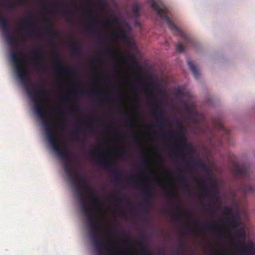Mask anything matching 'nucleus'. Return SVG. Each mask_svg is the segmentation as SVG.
<instances>
[{
    "label": "nucleus",
    "instance_id": "ea45409f",
    "mask_svg": "<svg viewBox=\"0 0 255 255\" xmlns=\"http://www.w3.org/2000/svg\"><path fill=\"white\" fill-rule=\"evenodd\" d=\"M122 194L120 192L117 193L115 194L114 197L115 199H116L118 202L121 203L122 202V198H121Z\"/></svg>",
    "mask_w": 255,
    "mask_h": 255
},
{
    "label": "nucleus",
    "instance_id": "0eeeda50",
    "mask_svg": "<svg viewBox=\"0 0 255 255\" xmlns=\"http://www.w3.org/2000/svg\"><path fill=\"white\" fill-rule=\"evenodd\" d=\"M32 17L33 13L31 11H28L27 18L21 21L22 27L30 36H36L37 31L36 29L34 28L32 24L28 22V20H31Z\"/></svg>",
    "mask_w": 255,
    "mask_h": 255
},
{
    "label": "nucleus",
    "instance_id": "aec40b11",
    "mask_svg": "<svg viewBox=\"0 0 255 255\" xmlns=\"http://www.w3.org/2000/svg\"><path fill=\"white\" fill-rule=\"evenodd\" d=\"M202 228L205 229H208L216 234H220L222 233V230L220 227L215 224H210L207 223L202 226Z\"/></svg>",
    "mask_w": 255,
    "mask_h": 255
},
{
    "label": "nucleus",
    "instance_id": "9d476101",
    "mask_svg": "<svg viewBox=\"0 0 255 255\" xmlns=\"http://www.w3.org/2000/svg\"><path fill=\"white\" fill-rule=\"evenodd\" d=\"M34 50L36 52L37 55L29 60V63L36 68H40L39 63L43 60L44 54L43 53V49L42 46L39 45L33 48Z\"/></svg>",
    "mask_w": 255,
    "mask_h": 255
},
{
    "label": "nucleus",
    "instance_id": "a18cd8bd",
    "mask_svg": "<svg viewBox=\"0 0 255 255\" xmlns=\"http://www.w3.org/2000/svg\"><path fill=\"white\" fill-rule=\"evenodd\" d=\"M80 128H77L73 132L72 135L73 138H79V135L77 132L78 130H79Z\"/></svg>",
    "mask_w": 255,
    "mask_h": 255
},
{
    "label": "nucleus",
    "instance_id": "2eb2a0df",
    "mask_svg": "<svg viewBox=\"0 0 255 255\" xmlns=\"http://www.w3.org/2000/svg\"><path fill=\"white\" fill-rule=\"evenodd\" d=\"M141 194L143 197L147 199V201L144 203V205L146 207H150L151 204V200L154 197V193L151 191L150 186H148L147 188L142 190Z\"/></svg>",
    "mask_w": 255,
    "mask_h": 255
},
{
    "label": "nucleus",
    "instance_id": "72a5a7b5",
    "mask_svg": "<svg viewBox=\"0 0 255 255\" xmlns=\"http://www.w3.org/2000/svg\"><path fill=\"white\" fill-rule=\"evenodd\" d=\"M176 50L179 53L183 52L185 50V46L181 42H178L176 44Z\"/></svg>",
    "mask_w": 255,
    "mask_h": 255
},
{
    "label": "nucleus",
    "instance_id": "e2e57ef3",
    "mask_svg": "<svg viewBox=\"0 0 255 255\" xmlns=\"http://www.w3.org/2000/svg\"><path fill=\"white\" fill-rule=\"evenodd\" d=\"M115 126V124L113 123H111V124L109 125L110 127H113Z\"/></svg>",
    "mask_w": 255,
    "mask_h": 255
},
{
    "label": "nucleus",
    "instance_id": "6e6552de",
    "mask_svg": "<svg viewBox=\"0 0 255 255\" xmlns=\"http://www.w3.org/2000/svg\"><path fill=\"white\" fill-rule=\"evenodd\" d=\"M112 21L115 25L119 27V32L113 34V36L115 38H119L128 42L130 40V38L128 34L127 31L121 28V22L120 20L115 17L113 19Z\"/></svg>",
    "mask_w": 255,
    "mask_h": 255
},
{
    "label": "nucleus",
    "instance_id": "338daca9",
    "mask_svg": "<svg viewBox=\"0 0 255 255\" xmlns=\"http://www.w3.org/2000/svg\"><path fill=\"white\" fill-rule=\"evenodd\" d=\"M94 71H95V72H96L97 74H98V72L97 70V69H96V68H94Z\"/></svg>",
    "mask_w": 255,
    "mask_h": 255
},
{
    "label": "nucleus",
    "instance_id": "a878e982",
    "mask_svg": "<svg viewBox=\"0 0 255 255\" xmlns=\"http://www.w3.org/2000/svg\"><path fill=\"white\" fill-rule=\"evenodd\" d=\"M188 65L190 69L192 70L193 74L194 75V78L195 79H198L199 77V72L197 70V69L196 66L194 64V63L191 61H188Z\"/></svg>",
    "mask_w": 255,
    "mask_h": 255
},
{
    "label": "nucleus",
    "instance_id": "e433bc0d",
    "mask_svg": "<svg viewBox=\"0 0 255 255\" xmlns=\"http://www.w3.org/2000/svg\"><path fill=\"white\" fill-rule=\"evenodd\" d=\"M132 11L137 17L139 16L140 8L137 4H134L133 6Z\"/></svg>",
    "mask_w": 255,
    "mask_h": 255
},
{
    "label": "nucleus",
    "instance_id": "37998d69",
    "mask_svg": "<svg viewBox=\"0 0 255 255\" xmlns=\"http://www.w3.org/2000/svg\"><path fill=\"white\" fill-rule=\"evenodd\" d=\"M123 234L127 238V242L128 244H131L132 243V240L130 239L129 235L126 232H124Z\"/></svg>",
    "mask_w": 255,
    "mask_h": 255
},
{
    "label": "nucleus",
    "instance_id": "13d9d810",
    "mask_svg": "<svg viewBox=\"0 0 255 255\" xmlns=\"http://www.w3.org/2000/svg\"><path fill=\"white\" fill-rule=\"evenodd\" d=\"M141 160L142 163H145L146 162L147 159L144 156L141 158Z\"/></svg>",
    "mask_w": 255,
    "mask_h": 255
},
{
    "label": "nucleus",
    "instance_id": "473e14b6",
    "mask_svg": "<svg viewBox=\"0 0 255 255\" xmlns=\"http://www.w3.org/2000/svg\"><path fill=\"white\" fill-rule=\"evenodd\" d=\"M104 51L106 55L110 56L113 58H114L113 48L109 45L105 48Z\"/></svg>",
    "mask_w": 255,
    "mask_h": 255
},
{
    "label": "nucleus",
    "instance_id": "c03bdc74",
    "mask_svg": "<svg viewBox=\"0 0 255 255\" xmlns=\"http://www.w3.org/2000/svg\"><path fill=\"white\" fill-rule=\"evenodd\" d=\"M127 123L128 127L132 128L134 126V122L132 120L129 119Z\"/></svg>",
    "mask_w": 255,
    "mask_h": 255
},
{
    "label": "nucleus",
    "instance_id": "052dcab7",
    "mask_svg": "<svg viewBox=\"0 0 255 255\" xmlns=\"http://www.w3.org/2000/svg\"><path fill=\"white\" fill-rule=\"evenodd\" d=\"M89 129L90 130L91 132H94L95 131V129L94 128H89Z\"/></svg>",
    "mask_w": 255,
    "mask_h": 255
},
{
    "label": "nucleus",
    "instance_id": "4c0bfd02",
    "mask_svg": "<svg viewBox=\"0 0 255 255\" xmlns=\"http://www.w3.org/2000/svg\"><path fill=\"white\" fill-rule=\"evenodd\" d=\"M101 93H102V91H98L97 90H93L92 91H91L90 92H82L81 94H82V95L90 94V95H98V94H101Z\"/></svg>",
    "mask_w": 255,
    "mask_h": 255
},
{
    "label": "nucleus",
    "instance_id": "cd10ccee",
    "mask_svg": "<svg viewBox=\"0 0 255 255\" xmlns=\"http://www.w3.org/2000/svg\"><path fill=\"white\" fill-rule=\"evenodd\" d=\"M156 122L158 127L162 128L166 127V124L168 123V121L164 117H163L160 118H157Z\"/></svg>",
    "mask_w": 255,
    "mask_h": 255
},
{
    "label": "nucleus",
    "instance_id": "393cba45",
    "mask_svg": "<svg viewBox=\"0 0 255 255\" xmlns=\"http://www.w3.org/2000/svg\"><path fill=\"white\" fill-rule=\"evenodd\" d=\"M195 181L198 183V184L199 185V188L201 190L204 191L205 193H206V192L208 191V190L207 189V187L206 185L205 184V181L204 180H200L198 178H195ZM204 195L205 196H208V195L206 194H205Z\"/></svg>",
    "mask_w": 255,
    "mask_h": 255
},
{
    "label": "nucleus",
    "instance_id": "bf43d9fd",
    "mask_svg": "<svg viewBox=\"0 0 255 255\" xmlns=\"http://www.w3.org/2000/svg\"><path fill=\"white\" fill-rule=\"evenodd\" d=\"M87 17L88 18H89V19H91V18H93V15L92 14V13H90V14H88V15H87Z\"/></svg>",
    "mask_w": 255,
    "mask_h": 255
},
{
    "label": "nucleus",
    "instance_id": "b1692460",
    "mask_svg": "<svg viewBox=\"0 0 255 255\" xmlns=\"http://www.w3.org/2000/svg\"><path fill=\"white\" fill-rule=\"evenodd\" d=\"M138 245L143 251L144 255H151L150 251L145 246V238L144 237H141L140 240L138 242Z\"/></svg>",
    "mask_w": 255,
    "mask_h": 255
},
{
    "label": "nucleus",
    "instance_id": "412c9836",
    "mask_svg": "<svg viewBox=\"0 0 255 255\" xmlns=\"http://www.w3.org/2000/svg\"><path fill=\"white\" fill-rule=\"evenodd\" d=\"M52 8L55 11H59L60 14L67 20H69V17L72 15V12L68 9L65 8H61L58 6H54Z\"/></svg>",
    "mask_w": 255,
    "mask_h": 255
},
{
    "label": "nucleus",
    "instance_id": "5fc2aeb1",
    "mask_svg": "<svg viewBox=\"0 0 255 255\" xmlns=\"http://www.w3.org/2000/svg\"><path fill=\"white\" fill-rule=\"evenodd\" d=\"M179 246L180 248H183V241H182V239H180L179 240Z\"/></svg>",
    "mask_w": 255,
    "mask_h": 255
},
{
    "label": "nucleus",
    "instance_id": "f8f14e48",
    "mask_svg": "<svg viewBox=\"0 0 255 255\" xmlns=\"http://www.w3.org/2000/svg\"><path fill=\"white\" fill-rule=\"evenodd\" d=\"M16 73L21 82H24L25 79L27 78L28 81H30V77L29 72L24 64L14 67Z\"/></svg>",
    "mask_w": 255,
    "mask_h": 255
},
{
    "label": "nucleus",
    "instance_id": "864d4df0",
    "mask_svg": "<svg viewBox=\"0 0 255 255\" xmlns=\"http://www.w3.org/2000/svg\"><path fill=\"white\" fill-rule=\"evenodd\" d=\"M87 29L88 31L91 32H94L95 31V30L93 27L88 26V27H87Z\"/></svg>",
    "mask_w": 255,
    "mask_h": 255
},
{
    "label": "nucleus",
    "instance_id": "6e6d98bb",
    "mask_svg": "<svg viewBox=\"0 0 255 255\" xmlns=\"http://www.w3.org/2000/svg\"><path fill=\"white\" fill-rule=\"evenodd\" d=\"M120 252L118 250L114 251L111 252L112 255H117Z\"/></svg>",
    "mask_w": 255,
    "mask_h": 255
},
{
    "label": "nucleus",
    "instance_id": "4be33fe9",
    "mask_svg": "<svg viewBox=\"0 0 255 255\" xmlns=\"http://www.w3.org/2000/svg\"><path fill=\"white\" fill-rule=\"evenodd\" d=\"M150 112L152 115L156 117L158 115H163V112L162 110L160 104L158 102L155 103L154 107L150 110Z\"/></svg>",
    "mask_w": 255,
    "mask_h": 255
},
{
    "label": "nucleus",
    "instance_id": "7ed1b4c3",
    "mask_svg": "<svg viewBox=\"0 0 255 255\" xmlns=\"http://www.w3.org/2000/svg\"><path fill=\"white\" fill-rule=\"evenodd\" d=\"M148 2L150 4L151 7L157 12V14L162 20L166 21L169 28L172 30L175 29L178 32V34L185 41L186 44H191L192 46L195 45V40L190 37L185 32L180 29L173 22L170 18L166 15L168 9L165 6L160 7V0H147Z\"/></svg>",
    "mask_w": 255,
    "mask_h": 255
},
{
    "label": "nucleus",
    "instance_id": "f3484780",
    "mask_svg": "<svg viewBox=\"0 0 255 255\" xmlns=\"http://www.w3.org/2000/svg\"><path fill=\"white\" fill-rule=\"evenodd\" d=\"M215 128L222 134L224 138L229 140L230 137L229 129L226 128L221 123H219L217 126H215Z\"/></svg>",
    "mask_w": 255,
    "mask_h": 255
},
{
    "label": "nucleus",
    "instance_id": "c9c22d12",
    "mask_svg": "<svg viewBox=\"0 0 255 255\" xmlns=\"http://www.w3.org/2000/svg\"><path fill=\"white\" fill-rule=\"evenodd\" d=\"M183 162L186 164V166L187 168L189 170H192L193 169V167L189 165V162L190 160L187 159L185 156H183L182 157Z\"/></svg>",
    "mask_w": 255,
    "mask_h": 255
},
{
    "label": "nucleus",
    "instance_id": "39448f33",
    "mask_svg": "<svg viewBox=\"0 0 255 255\" xmlns=\"http://www.w3.org/2000/svg\"><path fill=\"white\" fill-rule=\"evenodd\" d=\"M8 23V19L0 14V25L4 34L5 40L9 45L14 47L18 44V40L16 37L10 33Z\"/></svg>",
    "mask_w": 255,
    "mask_h": 255
},
{
    "label": "nucleus",
    "instance_id": "09e8293b",
    "mask_svg": "<svg viewBox=\"0 0 255 255\" xmlns=\"http://www.w3.org/2000/svg\"><path fill=\"white\" fill-rule=\"evenodd\" d=\"M120 113L121 114V115H125V116H128V117H129V115L124 110H121L120 111Z\"/></svg>",
    "mask_w": 255,
    "mask_h": 255
},
{
    "label": "nucleus",
    "instance_id": "49530a36",
    "mask_svg": "<svg viewBox=\"0 0 255 255\" xmlns=\"http://www.w3.org/2000/svg\"><path fill=\"white\" fill-rule=\"evenodd\" d=\"M104 24L106 27H110L112 25V22L110 20H106L104 21Z\"/></svg>",
    "mask_w": 255,
    "mask_h": 255
},
{
    "label": "nucleus",
    "instance_id": "7c9ffc66",
    "mask_svg": "<svg viewBox=\"0 0 255 255\" xmlns=\"http://www.w3.org/2000/svg\"><path fill=\"white\" fill-rule=\"evenodd\" d=\"M238 220L234 217L229 218L228 219L229 223L235 227H238L239 225V220L240 219V215H237Z\"/></svg>",
    "mask_w": 255,
    "mask_h": 255
},
{
    "label": "nucleus",
    "instance_id": "bb28decb",
    "mask_svg": "<svg viewBox=\"0 0 255 255\" xmlns=\"http://www.w3.org/2000/svg\"><path fill=\"white\" fill-rule=\"evenodd\" d=\"M178 208L179 212H176L174 213V218L177 219H183V218H185L186 216L183 214H182L181 212L182 209L179 202H178Z\"/></svg>",
    "mask_w": 255,
    "mask_h": 255
},
{
    "label": "nucleus",
    "instance_id": "f257e3e1",
    "mask_svg": "<svg viewBox=\"0 0 255 255\" xmlns=\"http://www.w3.org/2000/svg\"><path fill=\"white\" fill-rule=\"evenodd\" d=\"M25 89L29 97L34 103V111L36 114L40 118L43 123L46 131L47 139L51 145L53 150L63 160L65 171L69 176L72 183L75 184L76 179L81 183V186L76 185V189L78 190L76 195L80 200V208L83 211H95L92 208H89L83 198V194L81 190L87 191L89 193V199L90 201L94 204L98 209L101 208L100 199L95 195L92 187L88 183V181L79 173V171L75 170L76 178L72 176V169L74 168L73 164L70 160L71 154L70 151L66 148L65 150L62 149L59 142L60 139L56 132L50 126L51 122L49 120L45 108L40 104V99L48 96L49 92L46 90L43 85L39 84L37 86H32V89L26 83Z\"/></svg>",
    "mask_w": 255,
    "mask_h": 255
},
{
    "label": "nucleus",
    "instance_id": "0e129e2a",
    "mask_svg": "<svg viewBox=\"0 0 255 255\" xmlns=\"http://www.w3.org/2000/svg\"><path fill=\"white\" fill-rule=\"evenodd\" d=\"M162 212L164 213H167V210L166 209H164L163 210Z\"/></svg>",
    "mask_w": 255,
    "mask_h": 255
},
{
    "label": "nucleus",
    "instance_id": "2f4dec72",
    "mask_svg": "<svg viewBox=\"0 0 255 255\" xmlns=\"http://www.w3.org/2000/svg\"><path fill=\"white\" fill-rule=\"evenodd\" d=\"M174 146L175 148L174 152L177 154L180 155L181 153L187 151V149L185 146H182L180 148L176 144H174Z\"/></svg>",
    "mask_w": 255,
    "mask_h": 255
},
{
    "label": "nucleus",
    "instance_id": "423d86ee",
    "mask_svg": "<svg viewBox=\"0 0 255 255\" xmlns=\"http://www.w3.org/2000/svg\"><path fill=\"white\" fill-rule=\"evenodd\" d=\"M210 182L213 184V188L211 190V194L210 197L212 199L214 200L216 202L219 203L218 205H213L211 204H207V207L210 208L212 210H219L221 208V198L220 195V191L218 188L217 182L212 177H210L209 179Z\"/></svg>",
    "mask_w": 255,
    "mask_h": 255
},
{
    "label": "nucleus",
    "instance_id": "a211bd4d",
    "mask_svg": "<svg viewBox=\"0 0 255 255\" xmlns=\"http://www.w3.org/2000/svg\"><path fill=\"white\" fill-rule=\"evenodd\" d=\"M70 49L72 53L76 55H79L82 52V48L79 44L74 39L70 41Z\"/></svg>",
    "mask_w": 255,
    "mask_h": 255
},
{
    "label": "nucleus",
    "instance_id": "de8ad7c7",
    "mask_svg": "<svg viewBox=\"0 0 255 255\" xmlns=\"http://www.w3.org/2000/svg\"><path fill=\"white\" fill-rule=\"evenodd\" d=\"M137 177L135 175H130L128 176V179L129 181H133L136 179Z\"/></svg>",
    "mask_w": 255,
    "mask_h": 255
},
{
    "label": "nucleus",
    "instance_id": "4468645a",
    "mask_svg": "<svg viewBox=\"0 0 255 255\" xmlns=\"http://www.w3.org/2000/svg\"><path fill=\"white\" fill-rule=\"evenodd\" d=\"M53 58L54 67L57 71L68 72L70 71V69L69 68L63 66L61 64L59 55L57 52L53 54Z\"/></svg>",
    "mask_w": 255,
    "mask_h": 255
},
{
    "label": "nucleus",
    "instance_id": "680f3d73",
    "mask_svg": "<svg viewBox=\"0 0 255 255\" xmlns=\"http://www.w3.org/2000/svg\"><path fill=\"white\" fill-rule=\"evenodd\" d=\"M160 186L162 188H164L165 187V186L163 184H160Z\"/></svg>",
    "mask_w": 255,
    "mask_h": 255
},
{
    "label": "nucleus",
    "instance_id": "ddd939ff",
    "mask_svg": "<svg viewBox=\"0 0 255 255\" xmlns=\"http://www.w3.org/2000/svg\"><path fill=\"white\" fill-rule=\"evenodd\" d=\"M23 53L15 49H13L10 54V58L14 67L23 64L21 60L19 58V57L23 56Z\"/></svg>",
    "mask_w": 255,
    "mask_h": 255
},
{
    "label": "nucleus",
    "instance_id": "774afa93",
    "mask_svg": "<svg viewBox=\"0 0 255 255\" xmlns=\"http://www.w3.org/2000/svg\"><path fill=\"white\" fill-rule=\"evenodd\" d=\"M130 57L135 60V57L133 55H131Z\"/></svg>",
    "mask_w": 255,
    "mask_h": 255
},
{
    "label": "nucleus",
    "instance_id": "1a4fd4ad",
    "mask_svg": "<svg viewBox=\"0 0 255 255\" xmlns=\"http://www.w3.org/2000/svg\"><path fill=\"white\" fill-rule=\"evenodd\" d=\"M236 249L242 255H249L254 252L255 245L253 242H250L248 245H246L238 241L236 244Z\"/></svg>",
    "mask_w": 255,
    "mask_h": 255
},
{
    "label": "nucleus",
    "instance_id": "dca6fc26",
    "mask_svg": "<svg viewBox=\"0 0 255 255\" xmlns=\"http://www.w3.org/2000/svg\"><path fill=\"white\" fill-rule=\"evenodd\" d=\"M45 24L48 27L51 28H47L45 31V33L46 36H48L52 39H54L57 33L52 27L51 20L50 18H47L44 21Z\"/></svg>",
    "mask_w": 255,
    "mask_h": 255
},
{
    "label": "nucleus",
    "instance_id": "20e7f679",
    "mask_svg": "<svg viewBox=\"0 0 255 255\" xmlns=\"http://www.w3.org/2000/svg\"><path fill=\"white\" fill-rule=\"evenodd\" d=\"M90 153L92 157H95L96 162L97 164L100 165L105 169L112 172L114 175V180L116 183H120L123 181V178L120 176L121 172L117 169L115 166L112 164L111 162L108 160L106 156H97V152L95 150H91Z\"/></svg>",
    "mask_w": 255,
    "mask_h": 255
},
{
    "label": "nucleus",
    "instance_id": "5701e85b",
    "mask_svg": "<svg viewBox=\"0 0 255 255\" xmlns=\"http://www.w3.org/2000/svg\"><path fill=\"white\" fill-rule=\"evenodd\" d=\"M178 174L180 176V182L181 186L185 189L189 190V185L188 183L187 179L184 176L183 174V171L181 170H179L178 171Z\"/></svg>",
    "mask_w": 255,
    "mask_h": 255
},
{
    "label": "nucleus",
    "instance_id": "69168bd1",
    "mask_svg": "<svg viewBox=\"0 0 255 255\" xmlns=\"http://www.w3.org/2000/svg\"><path fill=\"white\" fill-rule=\"evenodd\" d=\"M63 99H67V96H66V95H65V96H63Z\"/></svg>",
    "mask_w": 255,
    "mask_h": 255
},
{
    "label": "nucleus",
    "instance_id": "f704fd0d",
    "mask_svg": "<svg viewBox=\"0 0 255 255\" xmlns=\"http://www.w3.org/2000/svg\"><path fill=\"white\" fill-rule=\"evenodd\" d=\"M194 164L197 166H199L202 167L204 169H208V167H207L206 164L203 161H199V160L195 161Z\"/></svg>",
    "mask_w": 255,
    "mask_h": 255
},
{
    "label": "nucleus",
    "instance_id": "79ce46f5",
    "mask_svg": "<svg viewBox=\"0 0 255 255\" xmlns=\"http://www.w3.org/2000/svg\"><path fill=\"white\" fill-rule=\"evenodd\" d=\"M175 95L176 96L181 97L183 96V92L181 90L178 89L176 90V91L175 92Z\"/></svg>",
    "mask_w": 255,
    "mask_h": 255
},
{
    "label": "nucleus",
    "instance_id": "6ab92c4d",
    "mask_svg": "<svg viewBox=\"0 0 255 255\" xmlns=\"http://www.w3.org/2000/svg\"><path fill=\"white\" fill-rule=\"evenodd\" d=\"M185 109L189 114L190 119L194 123H197V120L195 118L197 114V110L195 108L189 105L187 103L185 104Z\"/></svg>",
    "mask_w": 255,
    "mask_h": 255
},
{
    "label": "nucleus",
    "instance_id": "c756f323",
    "mask_svg": "<svg viewBox=\"0 0 255 255\" xmlns=\"http://www.w3.org/2000/svg\"><path fill=\"white\" fill-rule=\"evenodd\" d=\"M236 232L237 234L238 238L244 242L246 238V233L245 230L243 229L240 230H238Z\"/></svg>",
    "mask_w": 255,
    "mask_h": 255
},
{
    "label": "nucleus",
    "instance_id": "9b49d317",
    "mask_svg": "<svg viewBox=\"0 0 255 255\" xmlns=\"http://www.w3.org/2000/svg\"><path fill=\"white\" fill-rule=\"evenodd\" d=\"M165 139L176 138L180 141H187V138L183 132V127L180 123H177V132L175 134H169L167 135L165 132L163 134Z\"/></svg>",
    "mask_w": 255,
    "mask_h": 255
},
{
    "label": "nucleus",
    "instance_id": "c85d7f7f",
    "mask_svg": "<svg viewBox=\"0 0 255 255\" xmlns=\"http://www.w3.org/2000/svg\"><path fill=\"white\" fill-rule=\"evenodd\" d=\"M223 214L228 217V219L230 218L233 213V209L230 206H225L223 209Z\"/></svg>",
    "mask_w": 255,
    "mask_h": 255
},
{
    "label": "nucleus",
    "instance_id": "f03ea898",
    "mask_svg": "<svg viewBox=\"0 0 255 255\" xmlns=\"http://www.w3.org/2000/svg\"><path fill=\"white\" fill-rule=\"evenodd\" d=\"M234 173L236 178L242 180L240 185L239 190L244 196L247 195H255V187L251 185L252 183L249 167L245 164H235L234 166Z\"/></svg>",
    "mask_w": 255,
    "mask_h": 255
},
{
    "label": "nucleus",
    "instance_id": "3c124183",
    "mask_svg": "<svg viewBox=\"0 0 255 255\" xmlns=\"http://www.w3.org/2000/svg\"><path fill=\"white\" fill-rule=\"evenodd\" d=\"M141 89L144 91H146L147 90H150V86H143L141 87Z\"/></svg>",
    "mask_w": 255,
    "mask_h": 255
},
{
    "label": "nucleus",
    "instance_id": "a19ab883",
    "mask_svg": "<svg viewBox=\"0 0 255 255\" xmlns=\"http://www.w3.org/2000/svg\"><path fill=\"white\" fill-rule=\"evenodd\" d=\"M166 196L169 199L171 198V197L177 199V194H176V193H175V192H174V193L168 192L166 194Z\"/></svg>",
    "mask_w": 255,
    "mask_h": 255
},
{
    "label": "nucleus",
    "instance_id": "603ef678",
    "mask_svg": "<svg viewBox=\"0 0 255 255\" xmlns=\"http://www.w3.org/2000/svg\"><path fill=\"white\" fill-rule=\"evenodd\" d=\"M186 230H192L193 232H194L195 230L192 229V228L191 225H188L185 227V228Z\"/></svg>",
    "mask_w": 255,
    "mask_h": 255
},
{
    "label": "nucleus",
    "instance_id": "4d7b16f0",
    "mask_svg": "<svg viewBox=\"0 0 255 255\" xmlns=\"http://www.w3.org/2000/svg\"><path fill=\"white\" fill-rule=\"evenodd\" d=\"M8 6L10 9H13L14 8V5L13 3H9Z\"/></svg>",
    "mask_w": 255,
    "mask_h": 255
},
{
    "label": "nucleus",
    "instance_id": "8fccbe9b",
    "mask_svg": "<svg viewBox=\"0 0 255 255\" xmlns=\"http://www.w3.org/2000/svg\"><path fill=\"white\" fill-rule=\"evenodd\" d=\"M131 137L133 139L134 141L137 140V135L135 133L132 132L131 134Z\"/></svg>",
    "mask_w": 255,
    "mask_h": 255
},
{
    "label": "nucleus",
    "instance_id": "58836bf2",
    "mask_svg": "<svg viewBox=\"0 0 255 255\" xmlns=\"http://www.w3.org/2000/svg\"><path fill=\"white\" fill-rule=\"evenodd\" d=\"M117 153L119 155H125L127 153V150L125 147H122L118 149Z\"/></svg>",
    "mask_w": 255,
    "mask_h": 255
}]
</instances>
